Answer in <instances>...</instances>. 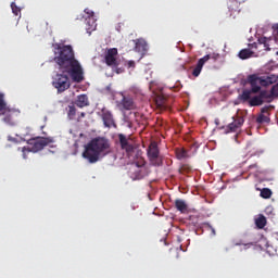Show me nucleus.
Returning <instances> with one entry per match:
<instances>
[{
	"label": "nucleus",
	"mask_w": 278,
	"mask_h": 278,
	"mask_svg": "<svg viewBox=\"0 0 278 278\" xmlns=\"http://www.w3.org/2000/svg\"><path fill=\"white\" fill-rule=\"evenodd\" d=\"M255 225L258 229H264L266 227V217L264 215H260L255 219Z\"/></svg>",
	"instance_id": "nucleus-25"
},
{
	"label": "nucleus",
	"mask_w": 278,
	"mask_h": 278,
	"mask_svg": "<svg viewBox=\"0 0 278 278\" xmlns=\"http://www.w3.org/2000/svg\"><path fill=\"white\" fill-rule=\"evenodd\" d=\"M251 94H253V91L245 89L242 91V94L240 96L241 101H251Z\"/></svg>",
	"instance_id": "nucleus-27"
},
{
	"label": "nucleus",
	"mask_w": 278,
	"mask_h": 278,
	"mask_svg": "<svg viewBox=\"0 0 278 278\" xmlns=\"http://www.w3.org/2000/svg\"><path fill=\"white\" fill-rule=\"evenodd\" d=\"M86 25L87 34H92V31L97 29V20H94V17H87Z\"/></svg>",
	"instance_id": "nucleus-21"
},
{
	"label": "nucleus",
	"mask_w": 278,
	"mask_h": 278,
	"mask_svg": "<svg viewBox=\"0 0 278 278\" xmlns=\"http://www.w3.org/2000/svg\"><path fill=\"white\" fill-rule=\"evenodd\" d=\"M122 105L124 110H136V102H134V99L129 97H123L122 99Z\"/></svg>",
	"instance_id": "nucleus-19"
},
{
	"label": "nucleus",
	"mask_w": 278,
	"mask_h": 278,
	"mask_svg": "<svg viewBox=\"0 0 278 278\" xmlns=\"http://www.w3.org/2000/svg\"><path fill=\"white\" fill-rule=\"evenodd\" d=\"M76 114H77V109L75 108V105H68V111H67L68 118L73 121Z\"/></svg>",
	"instance_id": "nucleus-29"
},
{
	"label": "nucleus",
	"mask_w": 278,
	"mask_h": 278,
	"mask_svg": "<svg viewBox=\"0 0 278 278\" xmlns=\"http://www.w3.org/2000/svg\"><path fill=\"white\" fill-rule=\"evenodd\" d=\"M81 116H86V113H81Z\"/></svg>",
	"instance_id": "nucleus-41"
},
{
	"label": "nucleus",
	"mask_w": 278,
	"mask_h": 278,
	"mask_svg": "<svg viewBox=\"0 0 278 278\" xmlns=\"http://www.w3.org/2000/svg\"><path fill=\"white\" fill-rule=\"evenodd\" d=\"M75 105H77V108H88V105H90V101L88 100V94L83 93L77 96Z\"/></svg>",
	"instance_id": "nucleus-14"
},
{
	"label": "nucleus",
	"mask_w": 278,
	"mask_h": 278,
	"mask_svg": "<svg viewBox=\"0 0 278 278\" xmlns=\"http://www.w3.org/2000/svg\"><path fill=\"white\" fill-rule=\"evenodd\" d=\"M51 143H53V138L51 137H37L28 140L31 153H38V151H42L45 147Z\"/></svg>",
	"instance_id": "nucleus-5"
},
{
	"label": "nucleus",
	"mask_w": 278,
	"mask_h": 278,
	"mask_svg": "<svg viewBox=\"0 0 278 278\" xmlns=\"http://www.w3.org/2000/svg\"><path fill=\"white\" fill-rule=\"evenodd\" d=\"M174 205L180 214H186L188 212V204L181 199H176Z\"/></svg>",
	"instance_id": "nucleus-18"
},
{
	"label": "nucleus",
	"mask_w": 278,
	"mask_h": 278,
	"mask_svg": "<svg viewBox=\"0 0 278 278\" xmlns=\"http://www.w3.org/2000/svg\"><path fill=\"white\" fill-rule=\"evenodd\" d=\"M11 9H12V12H13V14H15V16H18L20 14H21V8H18L17 5H16V3H12L11 4Z\"/></svg>",
	"instance_id": "nucleus-34"
},
{
	"label": "nucleus",
	"mask_w": 278,
	"mask_h": 278,
	"mask_svg": "<svg viewBox=\"0 0 278 278\" xmlns=\"http://www.w3.org/2000/svg\"><path fill=\"white\" fill-rule=\"evenodd\" d=\"M261 79V86L263 87H267V86H271V84H277L278 81V76L275 74H269L267 76H261L258 77Z\"/></svg>",
	"instance_id": "nucleus-12"
},
{
	"label": "nucleus",
	"mask_w": 278,
	"mask_h": 278,
	"mask_svg": "<svg viewBox=\"0 0 278 278\" xmlns=\"http://www.w3.org/2000/svg\"><path fill=\"white\" fill-rule=\"evenodd\" d=\"M108 153H110V140L103 137H97L85 146L83 157L89 164H97L99 157L101 155H108Z\"/></svg>",
	"instance_id": "nucleus-2"
},
{
	"label": "nucleus",
	"mask_w": 278,
	"mask_h": 278,
	"mask_svg": "<svg viewBox=\"0 0 278 278\" xmlns=\"http://www.w3.org/2000/svg\"><path fill=\"white\" fill-rule=\"evenodd\" d=\"M101 118L103 121L104 127H116L114 122V115L112 112L105 108L101 110Z\"/></svg>",
	"instance_id": "nucleus-9"
},
{
	"label": "nucleus",
	"mask_w": 278,
	"mask_h": 278,
	"mask_svg": "<svg viewBox=\"0 0 278 278\" xmlns=\"http://www.w3.org/2000/svg\"><path fill=\"white\" fill-rule=\"evenodd\" d=\"M135 48L134 51L137 53H144L147 51V41L142 39L132 40Z\"/></svg>",
	"instance_id": "nucleus-16"
},
{
	"label": "nucleus",
	"mask_w": 278,
	"mask_h": 278,
	"mask_svg": "<svg viewBox=\"0 0 278 278\" xmlns=\"http://www.w3.org/2000/svg\"><path fill=\"white\" fill-rule=\"evenodd\" d=\"M8 108V103L5 102V96L0 93V116L1 114H5V109Z\"/></svg>",
	"instance_id": "nucleus-26"
},
{
	"label": "nucleus",
	"mask_w": 278,
	"mask_h": 278,
	"mask_svg": "<svg viewBox=\"0 0 278 278\" xmlns=\"http://www.w3.org/2000/svg\"><path fill=\"white\" fill-rule=\"evenodd\" d=\"M248 84H250L251 86V92H253V94H257V92H260V90H262V80L260 79V77L257 75H250L248 77Z\"/></svg>",
	"instance_id": "nucleus-10"
},
{
	"label": "nucleus",
	"mask_w": 278,
	"mask_h": 278,
	"mask_svg": "<svg viewBox=\"0 0 278 278\" xmlns=\"http://www.w3.org/2000/svg\"><path fill=\"white\" fill-rule=\"evenodd\" d=\"M147 155L152 166H162L163 159L160 155V148L157 147V142L152 141L147 150Z\"/></svg>",
	"instance_id": "nucleus-4"
},
{
	"label": "nucleus",
	"mask_w": 278,
	"mask_h": 278,
	"mask_svg": "<svg viewBox=\"0 0 278 278\" xmlns=\"http://www.w3.org/2000/svg\"><path fill=\"white\" fill-rule=\"evenodd\" d=\"M261 197L263 199H270V197H273V191L268 188H264L262 191H261Z\"/></svg>",
	"instance_id": "nucleus-30"
},
{
	"label": "nucleus",
	"mask_w": 278,
	"mask_h": 278,
	"mask_svg": "<svg viewBox=\"0 0 278 278\" xmlns=\"http://www.w3.org/2000/svg\"><path fill=\"white\" fill-rule=\"evenodd\" d=\"M242 125H244V117L240 115L232 116V123L227 126L228 132L236 134L242 129Z\"/></svg>",
	"instance_id": "nucleus-8"
},
{
	"label": "nucleus",
	"mask_w": 278,
	"mask_h": 278,
	"mask_svg": "<svg viewBox=\"0 0 278 278\" xmlns=\"http://www.w3.org/2000/svg\"><path fill=\"white\" fill-rule=\"evenodd\" d=\"M116 55H118V49L110 48L106 50V53L104 56L106 66H112V67L118 66V60L116 59Z\"/></svg>",
	"instance_id": "nucleus-6"
},
{
	"label": "nucleus",
	"mask_w": 278,
	"mask_h": 278,
	"mask_svg": "<svg viewBox=\"0 0 278 278\" xmlns=\"http://www.w3.org/2000/svg\"><path fill=\"white\" fill-rule=\"evenodd\" d=\"M250 108H257L260 105H264V100L260 96H254L252 99L249 101Z\"/></svg>",
	"instance_id": "nucleus-23"
},
{
	"label": "nucleus",
	"mask_w": 278,
	"mask_h": 278,
	"mask_svg": "<svg viewBox=\"0 0 278 278\" xmlns=\"http://www.w3.org/2000/svg\"><path fill=\"white\" fill-rule=\"evenodd\" d=\"M128 68H136V62L134 61H128Z\"/></svg>",
	"instance_id": "nucleus-38"
},
{
	"label": "nucleus",
	"mask_w": 278,
	"mask_h": 278,
	"mask_svg": "<svg viewBox=\"0 0 278 278\" xmlns=\"http://www.w3.org/2000/svg\"><path fill=\"white\" fill-rule=\"evenodd\" d=\"M175 153L177 160H188L190 157V153L185 148H176Z\"/></svg>",
	"instance_id": "nucleus-20"
},
{
	"label": "nucleus",
	"mask_w": 278,
	"mask_h": 278,
	"mask_svg": "<svg viewBox=\"0 0 278 278\" xmlns=\"http://www.w3.org/2000/svg\"><path fill=\"white\" fill-rule=\"evenodd\" d=\"M180 173H192V167L188 164H182L180 167Z\"/></svg>",
	"instance_id": "nucleus-33"
},
{
	"label": "nucleus",
	"mask_w": 278,
	"mask_h": 278,
	"mask_svg": "<svg viewBox=\"0 0 278 278\" xmlns=\"http://www.w3.org/2000/svg\"><path fill=\"white\" fill-rule=\"evenodd\" d=\"M18 151H22L23 153L22 155L24 160H27V153H31L30 148H26V147L18 148Z\"/></svg>",
	"instance_id": "nucleus-32"
},
{
	"label": "nucleus",
	"mask_w": 278,
	"mask_h": 278,
	"mask_svg": "<svg viewBox=\"0 0 278 278\" xmlns=\"http://www.w3.org/2000/svg\"><path fill=\"white\" fill-rule=\"evenodd\" d=\"M227 5L230 12V16H233L236 13H240V2L238 0H229Z\"/></svg>",
	"instance_id": "nucleus-15"
},
{
	"label": "nucleus",
	"mask_w": 278,
	"mask_h": 278,
	"mask_svg": "<svg viewBox=\"0 0 278 278\" xmlns=\"http://www.w3.org/2000/svg\"><path fill=\"white\" fill-rule=\"evenodd\" d=\"M54 62L62 73H68L73 81L81 84L84 80V68H81L79 61L75 59L73 47L55 45Z\"/></svg>",
	"instance_id": "nucleus-1"
},
{
	"label": "nucleus",
	"mask_w": 278,
	"mask_h": 278,
	"mask_svg": "<svg viewBox=\"0 0 278 278\" xmlns=\"http://www.w3.org/2000/svg\"><path fill=\"white\" fill-rule=\"evenodd\" d=\"M1 116H3L2 121L7 125H14V115L12 113V110L9 108L5 109L4 113H1Z\"/></svg>",
	"instance_id": "nucleus-17"
},
{
	"label": "nucleus",
	"mask_w": 278,
	"mask_h": 278,
	"mask_svg": "<svg viewBox=\"0 0 278 278\" xmlns=\"http://www.w3.org/2000/svg\"><path fill=\"white\" fill-rule=\"evenodd\" d=\"M86 14H88V18H94V12L90 11V9H85Z\"/></svg>",
	"instance_id": "nucleus-37"
},
{
	"label": "nucleus",
	"mask_w": 278,
	"mask_h": 278,
	"mask_svg": "<svg viewBox=\"0 0 278 278\" xmlns=\"http://www.w3.org/2000/svg\"><path fill=\"white\" fill-rule=\"evenodd\" d=\"M270 108H274L273 105H268V106H264L261 109V114H267V116L269 115L268 111L270 110Z\"/></svg>",
	"instance_id": "nucleus-36"
},
{
	"label": "nucleus",
	"mask_w": 278,
	"mask_h": 278,
	"mask_svg": "<svg viewBox=\"0 0 278 278\" xmlns=\"http://www.w3.org/2000/svg\"><path fill=\"white\" fill-rule=\"evenodd\" d=\"M253 56V51H251V49H242L239 52V58L240 60H249V58Z\"/></svg>",
	"instance_id": "nucleus-24"
},
{
	"label": "nucleus",
	"mask_w": 278,
	"mask_h": 278,
	"mask_svg": "<svg viewBox=\"0 0 278 278\" xmlns=\"http://www.w3.org/2000/svg\"><path fill=\"white\" fill-rule=\"evenodd\" d=\"M256 123H258V125H262L263 123H270V117H268V115L261 113L256 117Z\"/></svg>",
	"instance_id": "nucleus-28"
},
{
	"label": "nucleus",
	"mask_w": 278,
	"mask_h": 278,
	"mask_svg": "<svg viewBox=\"0 0 278 278\" xmlns=\"http://www.w3.org/2000/svg\"><path fill=\"white\" fill-rule=\"evenodd\" d=\"M210 227H211L212 236H216V229H214L212 226Z\"/></svg>",
	"instance_id": "nucleus-39"
},
{
	"label": "nucleus",
	"mask_w": 278,
	"mask_h": 278,
	"mask_svg": "<svg viewBox=\"0 0 278 278\" xmlns=\"http://www.w3.org/2000/svg\"><path fill=\"white\" fill-rule=\"evenodd\" d=\"M260 45H264L266 51H270V48H268V45L266 42H268V39L266 37H262L258 39Z\"/></svg>",
	"instance_id": "nucleus-35"
},
{
	"label": "nucleus",
	"mask_w": 278,
	"mask_h": 278,
	"mask_svg": "<svg viewBox=\"0 0 278 278\" xmlns=\"http://www.w3.org/2000/svg\"><path fill=\"white\" fill-rule=\"evenodd\" d=\"M250 168H257V163L250 165Z\"/></svg>",
	"instance_id": "nucleus-40"
},
{
	"label": "nucleus",
	"mask_w": 278,
	"mask_h": 278,
	"mask_svg": "<svg viewBox=\"0 0 278 278\" xmlns=\"http://www.w3.org/2000/svg\"><path fill=\"white\" fill-rule=\"evenodd\" d=\"M212 55L206 54L203 58L199 59L197 66L193 68L192 75L193 77H199L201 75V71H203V66H205V62L210 61Z\"/></svg>",
	"instance_id": "nucleus-11"
},
{
	"label": "nucleus",
	"mask_w": 278,
	"mask_h": 278,
	"mask_svg": "<svg viewBox=\"0 0 278 278\" xmlns=\"http://www.w3.org/2000/svg\"><path fill=\"white\" fill-rule=\"evenodd\" d=\"M118 140H119L121 149H123V151H126L128 157H131V153L136 151V147L129 143V139H127V137L124 134L118 135Z\"/></svg>",
	"instance_id": "nucleus-7"
},
{
	"label": "nucleus",
	"mask_w": 278,
	"mask_h": 278,
	"mask_svg": "<svg viewBox=\"0 0 278 278\" xmlns=\"http://www.w3.org/2000/svg\"><path fill=\"white\" fill-rule=\"evenodd\" d=\"M258 97L261 98L262 101H264V99H265L266 103H273V101L275 99V98H273L271 91L268 92L267 90L260 91Z\"/></svg>",
	"instance_id": "nucleus-22"
},
{
	"label": "nucleus",
	"mask_w": 278,
	"mask_h": 278,
	"mask_svg": "<svg viewBox=\"0 0 278 278\" xmlns=\"http://www.w3.org/2000/svg\"><path fill=\"white\" fill-rule=\"evenodd\" d=\"M166 100L164 98H157L156 99V105L157 108H161V110H165L166 109Z\"/></svg>",
	"instance_id": "nucleus-31"
},
{
	"label": "nucleus",
	"mask_w": 278,
	"mask_h": 278,
	"mask_svg": "<svg viewBox=\"0 0 278 278\" xmlns=\"http://www.w3.org/2000/svg\"><path fill=\"white\" fill-rule=\"evenodd\" d=\"M144 164H147V162L142 157H140L137 162H135V165L137 166V168H139L138 170L135 172V178L143 179L144 169H142V167L144 166Z\"/></svg>",
	"instance_id": "nucleus-13"
},
{
	"label": "nucleus",
	"mask_w": 278,
	"mask_h": 278,
	"mask_svg": "<svg viewBox=\"0 0 278 278\" xmlns=\"http://www.w3.org/2000/svg\"><path fill=\"white\" fill-rule=\"evenodd\" d=\"M52 86L59 93L66 92V90L71 88V79L68 78V75L58 73L52 78Z\"/></svg>",
	"instance_id": "nucleus-3"
}]
</instances>
